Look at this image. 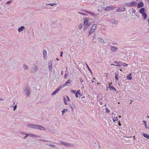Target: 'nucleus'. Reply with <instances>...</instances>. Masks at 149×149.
Instances as JSON below:
<instances>
[{
    "mask_svg": "<svg viewBox=\"0 0 149 149\" xmlns=\"http://www.w3.org/2000/svg\"><path fill=\"white\" fill-rule=\"evenodd\" d=\"M30 128L42 130H45L46 129L44 127L36 124H30L27 125Z\"/></svg>",
    "mask_w": 149,
    "mask_h": 149,
    "instance_id": "1",
    "label": "nucleus"
},
{
    "mask_svg": "<svg viewBox=\"0 0 149 149\" xmlns=\"http://www.w3.org/2000/svg\"><path fill=\"white\" fill-rule=\"evenodd\" d=\"M90 19L89 18L85 17L84 19V25L86 27H88L89 26L91 25V23L89 22Z\"/></svg>",
    "mask_w": 149,
    "mask_h": 149,
    "instance_id": "2",
    "label": "nucleus"
},
{
    "mask_svg": "<svg viewBox=\"0 0 149 149\" xmlns=\"http://www.w3.org/2000/svg\"><path fill=\"white\" fill-rule=\"evenodd\" d=\"M31 91V90L29 86L26 87L24 89V93L28 97L29 96Z\"/></svg>",
    "mask_w": 149,
    "mask_h": 149,
    "instance_id": "3",
    "label": "nucleus"
},
{
    "mask_svg": "<svg viewBox=\"0 0 149 149\" xmlns=\"http://www.w3.org/2000/svg\"><path fill=\"white\" fill-rule=\"evenodd\" d=\"M60 143L62 145H64L68 147L71 148L74 146V145L72 143L68 142H65L63 141H61Z\"/></svg>",
    "mask_w": 149,
    "mask_h": 149,
    "instance_id": "4",
    "label": "nucleus"
},
{
    "mask_svg": "<svg viewBox=\"0 0 149 149\" xmlns=\"http://www.w3.org/2000/svg\"><path fill=\"white\" fill-rule=\"evenodd\" d=\"M116 8V7H113L112 6H108L107 7L104 9V10L105 11H110L111 10L113 9H115Z\"/></svg>",
    "mask_w": 149,
    "mask_h": 149,
    "instance_id": "5",
    "label": "nucleus"
},
{
    "mask_svg": "<svg viewBox=\"0 0 149 149\" xmlns=\"http://www.w3.org/2000/svg\"><path fill=\"white\" fill-rule=\"evenodd\" d=\"M71 81H72L71 80L69 79L68 81H66L64 84L61 85L60 86L62 88H64L65 86H66L68 84L70 83Z\"/></svg>",
    "mask_w": 149,
    "mask_h": 149,
    "instance_id": "6",
    "label": "nucleus"
},
{
    "mask_svg": "<svg viewBox=\"0 0 149 149\" xmlns=\"http://www.w3.org/2000/svg\"><path fill=\"white\" fill-rule=\"evenodd\" d=\"M111 22L112 24L116 25L118 23V22L115 19L113 18L111 19Z\"/></svg>",
    "mask_w": 149,
    "mask_h": 149,
    "instance_id": "7",
    "label": "nucleus"
},
{
    "mask_svg": "<svg viewBox=\"0 0 149 149\" xmlns=\"http://www.w3.org/2000/svg\"><path fill=\"white\" fill-rule=\"evenodd\" d=\"M62 88L61 87V86H60L54 92H53L52 94H51V95H55L56 93H57Z\"/></svg>",
    "mask_w": 149,
    "mask_h": 149,
    "instance_id": "8",
    "label": "nucleus"
},
{
    "mask_svg": "<svg viewBox=\"0 0 149 149\" xmlns=\"http://www.w3.org/2000/svg\"><path fill=\"white\" fill-rule=\"evenodd\" d=\"M38 69V66H37L35 65L32 68V70L33 72H35L37 71Z\"/></svg>",
    "mask_w": 149,
    "mask_h": 149,
    "instance_id": "9",
    "label": "nucleus"
},
{
    "mask_svg": "<svg viewBox=\"0 0 149 149\" xmlns=\"http://www.w3.org/2000/svg\"><path fill=\"white\" fill-rule=\"evenodd\" d=\"M70 107L72 111H73L75 108V106L73 103H72L69 104Z\"/></svg>",
    "mask_w": 149,
    "mask_h": 149,
    "instance_id": "10",
    "label": "nucleus"
},
{
    "mask_svg": "<svg viewBox=\"0 0 149 149\" xmlns=\"http://www.w3.org/2000/svg\"><path fill=\"white\" fill-rule=\"evenodd\" d=\"M52 61L51 60H50L49 62V65H48L49 69L50 70H52Z\"/></svg>",
    "mask_w": 149,
    "mask_h": 149,
    "instance_id": "11",
    "label": "nucleus"
},
{
    "mask_svg": "<svg viewBox=\"0 0 149 149\" xmlns=\"http://www.w3.org/2000/svg\"><path fill=\"white\" fill-rule=\"evenodd\" d=\"M143 6V2H141L139 3L137 5V7L138 8H140Z\"/></svg>",
    "mask_w": 149,
    "mask_h": 149,
    "instance_id": "12",
    "label": "nucleus"
},
{
    "mask_svg": "<svg viewBox=\"0 0 149 149\" xmlns=\"http://www.w3.org/2000/svg\"><path fill=\"white\" fill-rule=\"evenodd\" d=\"M110 48L111 50L112 51H114L116 50L117 49V48L116 47H114L113 46H111L110 47Z\"/></svg>",
    "mask_w": 149,
    "mask_h": 149,
    "instance_id": "13",
    "label": "nucleus"
},
{
    "mask_svg": "<svg viewBox=\"0 0 149 149\" xmlns=\"http://www.w3.org/2000/svg\"><path fill=\"white\" fill-rule=\"evenodd\" d=\"M130 3L132 6H136V5L137 4V3L134 1L130 2Z\"/></svg>",
    "mask_w": 149,
    "mask_h": 149,
    "instance_id": "14",
    "label": "nucleus"
},
{
    "mask_svg": "<svg viewBox=\"0 0 149 149\" xmlns=\"http://www.w3.org/2000/svg\"><path fill=\"white\" fill-rule=\"evenodd\" d=\"M142 16L144 20H145L147 17V15L146 13L142 14Z\"/></svg>",
    "mask_w": 149,
    "mask_h": 149,
    "instance_id": "15",
    "label": "nucleus"
},
{
    "mask_svg": "<svg viewBox=\"0 0 149 149\" xmlns=\"http://www.w3.org/2000/svg\"><path fill=\"white\" fill-rule=\"evenodd\" d=\"M25 27L24 26H22L18 29V31L19 32H21L23 31Z\"/></svg>",
    "mask_w": 149,
    "mask_h": 149,
    "instance_id": "16",
    "label": "nucleus"
},
{
    "mask_svg": "<svg viewBox=\"0 0 149 149\" xmlns=\"http://www.w3.org/2000/svg\"><path fill=\"white\" fill-rule=\"evenodd\" d=\"M145 8H141L140 9L139 12L141 13L142 14L143 13H145Z\"/></svg>",
    "mask_w": 149,
    "mask_h": 149,
    "instance_id": "17",
    "label": "nucleus"
},
{
    "mask_svg": "<svg viewBox=\"0 0 149 149\" xmlns=\"http://www.w3.org/2000/svg\"><path fill=\"white\" fill-rule=\"evenodd\" d=\"M29 134V136L31 137H39V136H38L37 135H36L34 134Z\"/></svg>",
    "mask_w": 149,
    "mask_h": 149,
    "instance_id": "18",
    "label": "nucleus"
},
{
    "mask_svg": "<svg viewBox=\"0 0 149 149\" xmlns=\"http://www.w3.org/2000/svg\"><path fill=\"white\" fill-rule=\"evenodd\" d=\"M99 40L100 42L102 43L103 44H104V40L101 38H99L98 39Z\"/></svg>",
    "mask_w": 149,
    "mask_h": 149,
    "instance_id": "19",
    "label": "nucleus"
},
{
    "mask_svg": "<svg viewBox=\"0 0 149 149\" xmlns=\"http://www.w3.org/2000/svg\"><path fill=\"white\" fill-rule=\"evenodd\" d=\"M85 11L86 13H89L91 14V15H92L93 16H94V17H96L97 16L96 15H95V14H94V13H92L89 12L87 10H85Z\"/></svg>",
    "mask_w": 149,
    "mask_h": 149,
    "instance_id": "20",
    "label": "nucleus"
},
{
    "mask_svg": "<svg viewBox=\"0 0 149 149\" xmlns=\"http://www.w3.org/2000/svg\"><path fill=\"white\" fill-rule=\"evenodd\" d=\"M120 65H122L124 67H126L128 65V64L125 63H123L120 65H116V66H120Z\"/></svg>",
    "mask_w": 149,
    "mask_h": 149,
    "instance_id": "21",
    "label": "nucleus"
},
{
    "mask_svg": "<svg viewBox=\"0 0 149 149\" xmlns=\"http://www.w3.org/2000/svg\"><path fill=\"white\" fill-rule=\"evenodd\" d=\"M143 123H144V125H145V128L146 129H149V127L148 126H147L146 125V122L144 120H143Z\"/></svg>",
    "mask_w": 149,
    "mask_h": 149,
    "instance_id": "22",
    "label": "nucleus"
},
{
    "mask_svg": "<svg viewBox=\"0 0 149 149\" xmlns=\"http://www.w3.org/2000/svg\"><path fill=\"white\" fill-rule=\"evenodd\" d=\"M43 56L45 58L47 56V52L45 50H44L43 52Z\"/></svg>",
    "mask_w": 149,
    "mask_h": 149,
    "instance_id": "23",
    "label": "nucleus"
},
{
    "mask_svg": "<svg viewBox=\"0 0 149 149\" xmlns=\"http://www.w3.org/2000/svg\"><path fill=\"white\" fill-rule=\"evenodd\" d=\"M143 136L145 137L147 139H149V136L148 134L146 133H143Z\"/></svg>",
    "mask_w": 149,
    "mask_h": 149,
    "instance_id": "24",
    "label": "nucleus"
},
{
    "mask_svg": "<svg viewBox=\"0 0 149 149\" xmlns=\"http://www.w3.org/2000/svg\"><path fill=\"white\" fill-rule=\"evenodd\" d=\"M112 84L111 83H109V88H110V90H113L114 88L113 86H111V85Z\"/></svg>",
    "mask_w": 149,
    "mask_h": 149,
    "instance_id": "25",
    "label": "nucleus"
},
{
    "mask_svg": "<svg viewBox=\"0 0 149 149\" xmlns=\"http://www.w3.org/2000/svg\"><path fill=\"white\" fill-rule=\"evenodd\" d=\"M57 4V3H49L46 4V6L50 5L51 6H53L55 5H56Z\"/></svg>",
    "mask_w": 149,
    "mask_h": 149,
    "instance_id": "26",
    "label": "nucleus"
},
{
    "mask_svg": "<svg viewBox=\"0 0 149 149\" xmlns=\"http://www.w3.org/2000/svg\"><path fill=\"white\" fill-rule=\"evenodd\" d=\"M131 74H129L128 76H127V78L129 80H131L132 79V77L131 76Z\"/></svg>",
    "mask_w": 149,
    "mask_h": 149,
    "instance_id": "27",
    "label": "nucleus"
},
{
    "mask_svg": "<svg viewBox=\"0 0 149 149\" xmlns=\"http://www.w3.org/2000/svg\"><path fill=\"white\" fill-rule=\"evenodd\" d=\"M80 91L79 90L77 91L76 94H75V96L76 97H78V95L80 94Z\"/></svg>",
    "mask_w": 149,
    "mask_h": 149,
    "instance_id": "28",
    "label": "nucleus"
},
{
    "mask_svg": "<svg viewBox=\"0 0 149 149\" xmlns=\"http://www.w3.org/2000/svg\"><path fill=\"white\" fill-rule=\"evenodd\" d=\"M23 67L24 68L25 70H26L29 69L28 67L25 64H24L23 65Z\"/></svg>",
    "mask_w": 149,
    "mask_h": 149,
    "instance_id": "29",
    "label": "nucleus"
},
{
    "mask_svg": "<svg viewBox=\"0 0 149 149\" xmlns=\"http://www.w3.org/2000/svg\"><path fill=\"white\" fill-rule=\"evenodd\" d=\"M68 110L67 109H64L62 111V115H63V114L65 112V111H67Z\"/></svg>",
    "mask_w": 149,
    "mask_h": 149,
    "instance_id": "30",
    "label": "nucleus"
},
{
    "mask_svg": "<svg viewBox=\"0 0 149 149\" xmlns=\"http://www.w3.org/2000/svg\"><path fill=\"white\" fill-rule=\"evenodd\" d=\"M96 26H97V24H95L93 25V26H92L91 28L95 30V29L96 28Z\"/></svg>",
    "mask_w": 149,
    "mask_h": 149,
    "instance_id": "31",
    "label": "nucleus"
},
{
    "mask_svg": "<svg viewBox=\"0 0 149 149\" xmlns=\"http://www.w3.org/2000/svg\"><path fill=\"white\" fill-rule=\"evenodd\" d=\"M78 13L82 15H84V16H86L87 15V14H86L84 13H82V12H79Z\"/></svg>",
    "mask_w": 149,
    "mask_h": 149,
    "instance_id": "32",
    "label": "nucleus"
},
{
    "mask_svg": "<svg viewBox=\"0 0 149 149\" xmlns=\"http://www.w3.org/2000/svg\"><path fill=\"white\" fill-rule=\"evenodd\" d=\"M85 63L86 64V65L88 69V70L91 72H91V70L90 69V68H89V66L86 63Z\"/></svg>",
    "mask_w": 149,
    "mask_h": 149,
    "instance_id": "33",
    "label": "nucleus"
},
{
    "mask_svg": "<svg viewBox=\"0 0 149 149\" xmlns=\"http://www.w3.org/2000/svg\"><path fill=\"white\" fill-rule=\"evenodd\" d=\"M5 3V0H1V2L0 3V4H4Z\"/></svg>",
    "mask_w": 149,
    "mask_h": 149,
    "instance_id": "34",
    "label": "nucleus"
},
{
    "mask_svg": "<svg viewBox=\"0 0 149 149\" xmlns=\"http://www.w3.org/2000/svg\"><path fill=\"white\" fill-rule=\"evenodd\" d=\"M126 5H127V6H128L129 7L132 6L130 2L127 3H126Z\"/></svg>",
    "mask_w": 149,
    "mask_h": 149,
    "instance_id": "35",
    "label": "nucleus"
},
{
    "mask_svg": "<svg viewBox=\"0 0 149 149\" xmlns=\"http://www.w3.org/2000/svg\"><path fill=\"white\" fill-rule=\"evenodd\" d=\"M64 102L65 104V105H67L68 103H67V102H66L65 98V97L64 98Z\"/></svg>",
    "mask_w": 149,
    "mask_h": 149,
    "instance_id": "36",
    "label": "nucleus"
},
{
    "mask_svg": "<svg viewBox=\"0 0 149 149\" xmlns=\"http://www.w3.org/2000/svg\"><path fill=\"white\" fill-rule=\"evenodd\" d=\"M113 120L114 122H115L116 121H117L118 120V119L116 117V118L114 117L113 119Z\"/></svg>",
    "mask_w": 149,
    "mask_h": 149,
    "instance_id": "37",
    "label": "nucleus"
},
{
    "mask_svg": "<svg viewBox=\"0 0 149 149\" xmlns=\"http://www.w3.org/2000/svg\"><path fill=\"white\" fill-rule=\"evenodd\" d=\"M47 145H49V146H50L51 147H55V146L54 145H52V144H47Z\"/></svg>",
    "mask_w": 149,
    "mask_h": 149,
    "instance_id": "38",
    "label": "nucleus"
},
{
    "mask_svg": "<svg viewBox=\"0 0 149 149\" xmlns=\"http://www.w3.org/2000/svg\"><path fill=\"white\" fill-rule=\"evenodd\" d=\"M25 135L26 136L24 137V138H23L24 139H26V137H27L28 136H29L28 134H27L26 133V134Z\"/></svg>",
    "mask_w": 149,
    "mask_h": 149,
    "instance_id": "39",
    "label": "nucleus"
},
{
    "mask_svg": "<svg viewBox=\"0 0 149 149\" xmlns=\"http://www.w3.org/2000/svg\"><path fill=\"white\" fill-rule=\"evenodd\" d=\"M82 27V26L81 24H79L78 26V28L80 29H81Z\"/></svg>",
    "mask_w": 149,
    "mask_h": 149,
    "instance_id": "40",
    "label": "nucleus"
},
{
    "mask_svg": "<svg viewBox=\"0 0 149 149\" xmlns=\"http://www.w3.org/2000/svg\"><path fill=\"white\" fill-rule=\"evenodd\" d=\"M12 2V1H7L6 3V4H10Z\"/></svg>",
    "mask_w": 149,
    "mask_h": 149,
    "instance_id": "41",
    "label": "nucleus"
},
{
    "mask_svg": "<svg viewBox=\"0 0 149 149\" xmlns=\"http://www.w3.org/2000/svg\"><path fill=\"white\" fill-rule=\"evenodd\" d=\"M106 113H108L109 112V110L107 108H106Z\"/></svg>",
    "mask_w": 149,
    "mask_h": 149,
    "instance_id": "42",
    "label": "nucleus"
},
{
    "mask_svg": "<svg viewBox=\"0 0 149 149\" xmlns=\"http://www.w3.org/2000/svg\"><path fill=\"white\" fill-rule=\"evenodd\" d=\"M88 27H86L84 25L83 29L84 30V31H86V29H87Z\"/></svg>",
    "mask_w": 149,
    "mask_h": 149,
    "instance_id": "43",
    "label": "nucleus"
},
{
    "mask_svg": "<svg viewBox=\"0 0 149 149\" xmlns=\"http://www.w3.org/2000/svg\"><path fill=\"white\" fill-rule=\"evenodd\" d=\"M17 107V105H16L14 107V109H13V110H14V111H15L16 110V109Z\"/></svg>",
    "mask_w": 149,
    "mask_h": 149,
    "instance_id": "44",
    "label": "nucleus"
},
{
    "mask_svg": "<svg viewBox=\"0 0 149 149\" xmlns=\"http://www.w3.org/2000/svg\"><path fill=\"white\" fill-rule=\"evenodd\" d=\"M94 31V30H93V29L91 28V29L89 31H90L92 33H93Z\"/></svg>",
    "mask_w": 149,
    "mask_h": 149,
    "instance_id": "45",
    "label": "nucleus"
},
{
    "mask_svg": "<svg viewBox=\"0 0 149 149\" xmlns=\"http://www.w3.org/2000/svg\"><path fill=\"white\" fill-rule=\"evenodd\" d=\"M40 141H44V142H49L48 141H47V140H40Z\"/></svg>",
    "mask_w": 149,
    "mask_h": 149,
    "instance_id": "46",
    "label": "nucleus"
},
{
    "mask_svg": "<svg viewBox=\"0 0 149 149\" xmlns=\"http://www.w3.org/2000/svg\"><path fill=\"white\" fill-rule=\"evenodd\" d=\"M115 79H116V80H117L118 79V76L116 74L115 75Z\"/></svg>",
    "mask_w": 149,
    "mask_h": 149,
    "instance_id": "47",
    "label": "nucleus"
},
{
    "mask_svg": "<svg viewBox=\"0 0 149 149\" xmlns=\"http://www.w3.org/2000/svg\"><path fill=\"white\" fill-rule=\"evenodd\" d=\"M71 92H72L73 93H76V91L75 90H71Z\"/></svg>",
    "mask_w": 149,
    "mask_h": 149,
    "instance_id": "48",
    "label": "nucleus"
},
{
    "mask_svg": "<svg viewBox=\"0 0 149 149\" xmlns=\"http://www.w3.org/2000/svg\"><path fill=\"white\" fill-rule=\"evenodd\" d=\"M132 9L133 10V11H132V13H135V12H136V10L135 9H134L133 8H132Z\"/></svg>",
    "mask_w": 149,
    "mask_h": 149,
    "instance_id": "49",
    "label": "nucleus"
},
{
    "mask_svg": "<svg viewBox=\"0 0 149 149\" xmlns=\"http://www.w3.org/2000/svg\"><path fill=\"white\" fill-rule=\"evenodd\" d=\"M20 133L22 134H23V135H25L26 134V133H24L23 132H20Z\"/></svg>",
    "mask_w": 149,
    "mask_h": 149,
    "instance_id": "50",
    "label": "nucleus"
},
{
    "mask_svg": "<svg viewBox=\"0 0 149 149\" xmlns=\"http://www.w3.org/2000/svg\"><path fill=\"white\" fill-rule=\"evenodd\" d=\"M63 53V52H61V53H60V56L62 57Z\"/></svg>",
    "mask_w": 149,
    "mask_h": 149,
    "instance_id": "51",
    "label": "nucleus"
},
{
    "mask_svg": "<svg viewBox=\"0 0 149 149\" xmlns=\"http://www.w3.org/2000/svg\"><path fill=\"white\" fill-rule=\"evenodd\" d=\"M61 74L62 75H63V72L62 71H61Z\"/></svg>",
    "mask_w": 149,
    "mask_h": 149,
    "instance_id": "52",
    "label": "nucleus"
},
{
    "mask_svg": "<svg viewBox=\"0 0 149 149\" xmlns=\"http://www.w3.org/2000/svg\"><path fill=\"white\" fill-rule=\"evenodd\" d=\"M119 9H117L116 10V12H119L120 11H119Z\"/></svg>",
    "mask_w": 149,
    "mask_h": 149,
    "instance_id": "53",
    "label": "nucleus"
},
{
    "mask_svg": "<svg viewBox=\"0 0 149 149\" xmlns=\"http://www.w3.org/2000/svg\"><path fill=\"white\" fill-rule=\"evenodd\" d=\"M80 81L81 82H83V81L81 79V78H80Z\"/></svg>",
    "mask_w": 149,
    "mask_h": 149,
    "instance_id": "54",
    "label": "nucleus"
},
{
    "mask_svg": "<svg viewBox=\"0 0 149 149\" xmlns=\"http://www.w3.org/2000/svg\"><path fill=\"white\" fill-rule=\"evenodd\" d=\"M67 98L68 99V101H69L70 100V99H69V97L68 96H67Z\"/></svg>",
    "mask_w": 149,
    "mask_h": 149,
    "instance_id": "55",
    "label": "nucleus"
},
{
    "mask_svg": "<svg viewBox=\"0 0 149 149\" xmlns=\"http://www.w3.org/2000/svg\"><path fill=\"white\" fill-rule=\"evenodd\" d=\"M114 63H117L118 64V65H119L118 63V62L117 61H115L114 62Z\"/></svg>",
    "mask_w": 149,
    "mask_h": 149,
    "instance_id": "56",
    "label": "nucleus"
},
{
    "mask_svg": "<svg viewBox=\"0 0 149 149\" xmlns=\"http://www.w3.org/2000/svg\"><path fill=\"white\" fill-rule=\"evenodd\" d=\"M92 33L90 31H89V34L88 36L90 35L91 34V33Z\"/></svg>",
    "mask_w": 149,
    "mask_h": 149,
    "instance_id": "57",
    "label": "nucleus"
},
{
    "mask_svg": "<svg viewBox=\"0 0 149 149\" xmlns=\"http://www.w3.org/2000/svg\"><path fill=\"white\" fill-rule=\"evenodd\" d=\"M3 100V99H2V98H0V100Z\"/></svg>",
    "mask_w": 149,
    "mask_h": 149,
    "instance_id": "58",
    "label": "nucleus"
},
{
    "mask_svg": "<svg viewBox=\"0 0 149 149\" xmlns=\"http://www.w3.org/2000/svg\"><path fill=\"white\" fill-rule=\"evenodd\" d=\"M118 125H119L120 126L121 125V124L119 122L118 123Z\"/></svg>",
    "mask_w": 149,
    "mask_h": 149,
    "instance_id": "59",
    "label": "nucleus"
},
{
    "mask_svg": "<svg viewBox=\"0 0 149 149\" xmlns=\"http://www.w3.org/2000/svg\"><path fill=\"white\" fill-rule=\"evenodd\" d=\"M148 20V24H149V19L148 18L147 19Z\"/></svg>",
    "mask_w": 149,
    "mask_h": 149,
    "instance_id": "60",
    "label": "nucleus"
},
{
    "mask_svg": "<svg viewBox=\"0 0 149 149\" xmlns=\"http://www.w3.org/2000/svg\"><path fill=\"white\" fill-rule=\"evenodd\" d=\"M66 76H67V74H65V78H66Z\"/></svg>",
    "mask_w": 149,
    "mask_h": 149,
    "instance_id": "61",
    "label": "nucleus"
},
{
    "mask_svg": "<svg viewBox=\"0 0 149 149\" xmlns=\"http://www.w3.org/2000/svg\"><path fill=\"white\" fill-rule=\"evenodd\" d=\"M111 65L115 66V65L113 64H111Z\"/></svg>",
    "mask_w": 149,
    "mask_h": 149,
    "instance_id": "62",
    "label": "nucleus"
},
{
    "mask_svg": "<svg viewBox=\"0 0 149 149\" xmlns=\"http://www.w3.org/2000/svg\"><path fill=\"white\" fill-rule=\"evenodd\" d=\"M56 60H57V61H58L59 60V59H58V58H56Z\"/></svg>",
    "mask_w": 149,
    "mask_h": 149,
    "instance_id": "63",
    "label": "nucleus"
},
{
    "mask_svg": "<svg viewBox=\"0 0 149 149\" xmlns=\"http://www.w3.org/2000/svg\"><path fill=\"white\" fill-rule=\"evenodd\" d=\"M118 117L119 118H120L121 117V116H119Z\"/></svg>",
    "mask_w": 149,
    "mask_h": 149,
    "instance_id": "64",
    "label": "nucleus"
}]
</instances>
